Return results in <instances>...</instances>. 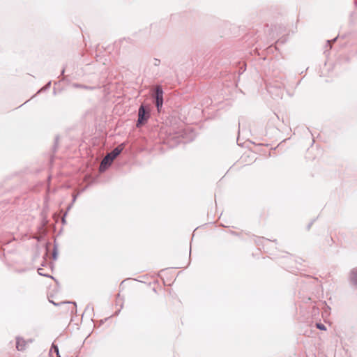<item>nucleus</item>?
Returning <instances> with one entry per match:
<instances>
[{
  "instance_id": "obj_7",
  "label": "nucleus",
  "mask_w": 357,
  "mask_h": 357,
  "mask_svg": "<svg viewBox=\"0 0 357 357\" xmlns=\"http://www.w3.org/2000/svg\"><path fill=\"white\" fill-rule=\"evenodd\" d=\"M351 282L357 285V268H354L351 273Z\"/></svg>"
},
{
  "instance_id": "obj_5",
  "label": "nucleus",
  "mask_w": 357,
  "mask_h": 357,
  "mask_svg": "<svg viewBox=\"0 0 357 357\" xmlns=\"http://www.w3.org/2000/svg\"><path fill=\"white\" fill-rule=\"evenodd\" d=\"M111 155H107L102 161L101 162L100 168H105L107 166L109 165L113 160L110 158Z\"/></svg>"
},
{
  "instance_id": "obj_3",
  "label": "nucleus",
  "mask_w": 357,
  "mask_h": 357,
  "mask_svg": "<svg viewBox=\"0 0 357 357\" xmlns=\"http://www.w3.org/2000/svg\"><path fill=\"white\" fill-rule=\"evenodd\" d=\"M26 347V342L22 338H17L16 348L18 351H23Z\"/></svg>"
},
{
  "instance_id": "obj_6",
  "label": "nucleus",
  "mask_w": 357,
  "mask_h": 357,
  "mask_svg": "<svg viewBox=\"0 0 357 357\" xmlns=\"http://www.w3.org/2000/svg\"><path fill=\"white\" fill-rule=\"evenodd\" d=\"M50 354L52 357H60L59 354V348L57 346L52 345L50 350Z\"/></svg>"
},
{
  "instance_id": "obj_8",
  "label": "nucleus",
  "mask_w": 357,
  "mask_h": 357,
  "mask_svg": "<svg viewBox=\"0 0 357 357\" xmlns=\"http://www.w3.org/2000/svg\"><path fill=\"white\" fill-rule=\"evenodd\" d=\"M316 326H317V328L320 329V330H322V331H326V326L324 324H322L318 323V324H316Z\"/></svg>"
},
{
  "instance_id": "obj_1",
  "label": "nucleus",
  "mask_w": 357,
  "mask_h": 357,
  "mask_svg": "<svg viewBox=\"0 0 357 357\" xmlns=\"http://www.w3.org/2000/svg\"><path fill=\"white\" fill-rule=\"evenodd\" d=\"M149 118V112L146 111L145 108L143 105H142L139 109L138 112V121L137 123V126L139 127L142 124H144L148 119Z\"/></svg>"
},
{
  "instance_id": "obj_2",
  "label": "nucleus",
  "mask_w": 357,
  "mask_h": 357,
  "mask_svg": "<svg viewBox=\"0 0 357 357\" xmlns=\"http://www.w3.org/2000/svg\"><path fill=\"white\" fill-rule=\"evenodd\" d=\"M163 103V91L162 88L160 86H156L155 88V105L158 107V109H160V107H162Z\"/></svg>"
},
{
  "instance_id": "obj_4",
  "label": "nucleus",
  "mask_w": 357,
  "mask_h": 357,
  "mask_svg": "<svg viewBox=\"0 0 357 357\" xmlns=\"http://www.w3.org/2000/svg\"><path fill=\"white\" fill-rule=\"evenodd\" d=\"M122 150H123L122 145L119 146L118 147L114 149L110 153H109L108 155H111L110 158L112 160H114L117 155H119L120 154V153L122 151Z\"/></svg>"
}]
</instances>
